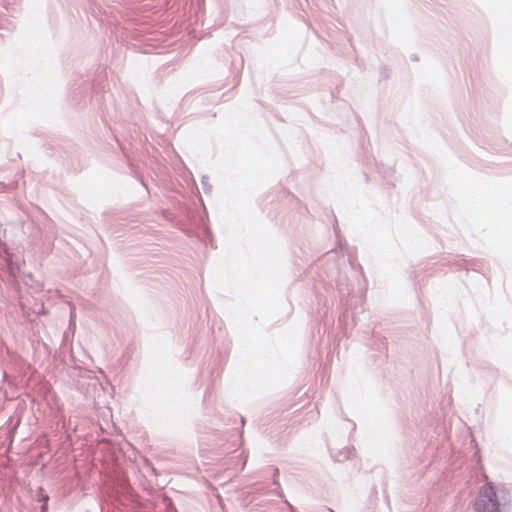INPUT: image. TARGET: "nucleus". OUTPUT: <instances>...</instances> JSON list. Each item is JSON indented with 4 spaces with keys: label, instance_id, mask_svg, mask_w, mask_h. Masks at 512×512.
<instances>
[{
    "label": "nucleus",
    "instance_id": "f257e3e1",
    "mask_svg": "<svg viewBox=\"0 0 512 512\" xmlns=\"http://www.w3.org/2000/svg\"><path fill=\"white\" fill-rule=\"evenodd\" d=\"M509 492L504 488H496L491 483L485 484L475 501L476 512H501L500 507L509 503Z\"/></svg>",
    "mask_w": 512,
    "mask_h": 512
}]
</instances>
